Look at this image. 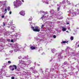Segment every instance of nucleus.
I'll list each match as a JSON object with an SVG mask.
<instances>
[{
	"instance_id": "1",
	"label": "nucleus",
	"mask_w": 79,
	"mask_h": 79,
	"mask_svg": "<svg viewBox=\"0 0 79 79\" xmlns=\"http://www.w3.org/2000/svg\"><path fill=\"white\" fill-rule=\"evenodd\" d=\"M16 1H14V6L15 8H18V7H19V6H21V5L23 4L20 0H16Z\"/></svg>"
},
{
	"instance_id": "2",
	"label": "nucleus",
	"mask_w": 79,
	"mask_h": 79,
	"mask_svg": "<svg viewBox=\"0 0 79 79\" xmlns=\"http://www.w3.org/2000/svg\"><path fill=\"white\" fill-rule=\"evenodd\" d=\"M35 29H34L33 31L35 32H39L40 30L38 28V27L35 26Z\"/></svg>"
},
{
	"instance_id": "3",
	"label": "nucleus",
	"mask_w": 79,
	"mask_h": 79,
	"mask_svg": "<svg viewBox=\"0 0 79 79\" xmlns=\"http://www.w3.org/2000/svg\"><path fill=\"white\" fill-rule=\"evenodd\" d=\"M19 14H20V15H22V16H24L25 13L24 10H22L19 12Z\"/></svg>"
},
{
	"instance_id": "4",
	"label": "nucleus",
	"mask_w": 79,
	"mask_h": 79,
	"mask_svg": "<svg viewBox=\"0 0 79 79\" xmlns=\"http://www.w3.org/2000/svg\"><path fill=\"white\" fill-rule=\"evenodd\" d=\"M30 48H31V50H35V47L31 46L30 47Z\"/></svg>"
},
{
	"instance_id": "5",
	"label": "nucleus",
	"mask_w": 79,
	"mask_h": 79,
	"mask_svg": "<svg viewBox=\"0 0 79 79\" xmlns=\"http://www.w3.org/2000/svg\"><path fill=\"white\" fill-rule=\"evenodd\" d=\"M62 31H66V28L64 27H62Z\"/></svg>"
},
{
	"instance_id": "6",
	"label": "nucleus",
	"mask_w": 79,
	"mask_h": 79,
	"mask_svg": "<svg viewBox=\"0 0 79 79\" xmlns=\"http://www.w3.org/2000/svg\"><path fill=\"white\" fill-rule=\"evenodd\" d=\"M13 67H14V69H17V66L15 65H13Z\"/></svg>"
},
{
	"instance_id": "7",
	"label": "nucleus",
	"mask_w": 79,
	"mask_h": 79,
	"mask_svg": "<svg viewBox=\"0 0 79 79\" xmlns=\"http://www.w3.org/2000/svg\"><path fill=\"white\" fill-rule=\"evenodd\" d=\"M68 41H64L61 42V44H65V43H68Z\"/></svg>"
},
{
	"instance_id": "8",
	"label": "nucleus",
	"mask_w": 79,
	"mask_h": 79,
	"mask_svg": "<svg viewBox=\"0 0 79 79\" xmlns=\"http://www.w3.org/2000/svg\"><path fill=\"white\" fill-rule=\"evenodd\" d=\"M43 13H44V15H47V14H48V12H45L43 11Z\"/></svg>"
},
{
	"instance_id": "9",
	"label": "nucleus",
	"mask_w": 79,
	"mask_h": 79,
	"mask_svg": "<svg viewBox=\"0 0 79 79\" xmlns=\"http://www.w3.org/2000/svg\"><path fill=\"white\" fill-rule=\"evenodd\" d=\"M7 10L8 11H10L11 10H10V7L8 6L7 7Z\"/></svg>"
},
{
	"instance_id": "10",
	"label": "nucleus",
	"mask_w": 79,
	"mask_h": 79,
	"mask_svg": "<svg viewBox=\"0 0 79 79\" xmlns=\"http://www.w3.org/2000/svg\"><path fill=\"white\" fill-rule=\"evenodd\" d=\"M70 39L72 40H73L74 39V37H73V36H71L70 37Z\"/></svg>"
},
{
	"instance_id": "11",
	"label": "nucleus",
	"mask_w": 79,
	"mask_h": 79,
	"mask_svg": "<svg viewBox=\"0 0 79 79\" xmlns=\"http://www.w3.org/2000/svg\"><path fill=\"white\" fill-rule=\"evenodd\" d=\"M64 64L65 65H66V64H68V62L67 61H65L64 62Z\"/></svg>"
},
{
	"instance_id": "12",
	"label": "nucleus",
	"mask_w": 79,
	"mask_h": 79,
	"mask_svg": "<svg viewBox=\"0 0 79 79\" xmlns=\"http://www.w3.org/2000/svg\"><path fill=\"white\" fill-rule=\"evenodd\" d=\"M31 28L32 29H33V31H34V29H34V27H31Z\"/></svg>"
},
{
	"instance_id": "13",
	"label": "nucleus",
	"mask_w": 79,
	"mask_h": 79,
	"mask_svg": "<svg viewBox=\"0 0 79 79\" xmlns=\"http://www.w3.org/2000/svg\"><path fill=\"white\" fill-rule=\"evenodd\" d=\"M44 15H43L41 18V19H44Z\"/></svg>"
},
{
	"instance_id": "14",
	"label": "nucleus",
	"mask_w": 79,
	"mask_h": 79,
	"mask_svg": "<svg viewBox=\"0 0 79 79\" xmlns=\"http://www.w3.org/2000/svg\"><path fill=\"white\" fill-rule=\"evenodd\" d=\"M57 11H60V7H57Z\"/></svg>"
},
{
	"instance_id": "15",
	"label": "nucleus",
	"mask_w": 79,
	"mask_h": 79,
	"mask_svg": "<svg viewBox=\"0 0 79 79\" xmlns=\"http://www.w3.org/2000/svg\"><path fill=\"white\" fill-rule=\"evenodd\" d=\"M7 42H10V39H7Z\"/></svg>"
},
{
	"instance_id": "16",
	"label": "nucleus",
	"mask_w": 79,
	"mask_h": 79,
	"mask_svg": "<svg viewBox=\"0 0 79 79\" xmlns=\"http://www.w3.org/2000/svg\"><path fill=\"white\" fill-rule=\"evenodd\" d=\"M8 63H9V64H11V61H9L8 62Z\"/></svg>"
},
{
	"instance_id": "17",
	"label": "nucleus",
	"mask_w": 79,
	"mask_h": 79,
	"mask_svg": "<svg viewBox=\"0 0 79 79\" xmlns=\"http://www.w3.org/2000/svg\"><path fill=\"white\" fill-rule=\"evenodd\" d=\"M55 48H53L52 49V51H55Z\"/></svg>"
},
{
	"instance_id": "18",
	"label": "nucleus",
	"mask_w": 79,
	"mask_h": 79,
	"mask_svg": "<svg viewBox=\"0 0 79 79\" xmlns=\"http://www.w3.org/2000/svg\"><path fill=\"white\" fill-rule=\"evenodd\" d=\"M3 26H5V24H6L5 23H4V22H3Z\"/></svg>"
},
{
	"instance_id": "19",
	"label": "nucleus",
	"mask_w": 79,
	"mask_h": 79,
	"mask_svg": "<svg viewBox=\"0 0 79 79\" xmlns=\"http://www.w3.org/2000/svg\"><path fill=\"white\" fill-rule=\"evenodd\" d=\"M53 37L54 38V39H55V38H56V35H54L53 36Z\"/></svg>"
},
{
	"instance_id": "20",
	"label": "nucleus",
	"mask_w": 79,
	"mask_h": 79,
	"mask_svg": "<svg viewBox=\"0 0 79 79\" xmlns=\"http://www.w3.org/2000/svg\"><path fill=\"white\" fill-rule=\"evenodd\" d=\"M7 11V9L6 8V9H5L4 11Z\"/></svg>"
},
{
	"instance_id": "21",
	"label": "nucleus",
	"mask_w": 79,
	"mask_h": 79,
	"mask_svg": "<svg viewBox=\"0 0 79 79\" xmlns=\"http://www.w3.org/2000/svg\"><path fill=\"white\" fill-rule=\"evenodd\" d=\"M2 18H4V17H5V16H4V15H3L2 16Z\"/></svg>"
},
{
	"instance_id": "22",
	"label": "nucleus",
	"mask_w": 79,
	"mask_h": 79,
	"mask_svg": "<svg viewBox=\"0 0 79 79\" xmlns=\"http://www.w3.org/2000/svg\"><path fill=\"white\" fill-rule=\"evenodd\" d=\"M44 26V25H42V26H41V28H43Z\"/></svg>"
},
{
	"instance_id": "23",
	"label": "nucleus",
	"mask_w": 79,
	"mask_h": 79,
	"mask_svg": "<svg viewBox=\"0 0 79 79\" xmlns=\"http://www.w3.org/2000/svg\"><path fill=\"white\" fill-rule=\"evenodd\" d=\"M11 79H15V77H11Z\"/></svg>"
},
{
	"instance_id": "24",
	"label": "nucleus",
	"mask_w": 79,
	"mask_h": 79,
	"mask_svg": "<svg viewBox=\"0 0 79 79\" xmlns=\"http://www.w3.org/2000/svg\"><path fill=\"white\" fill-rule=\"evenodd\" d=\"M11 42H13V40H11Z\"/></svg>"
},
{
	"instance_id": "25",
	"label": "nucleus",
	"mask_w": 79,
	"mask_h": 79,
	"mask_svg": "<svg viewBox=\"0 0 79 79\" xmlns=\"http://www.w3.org/2000/svg\"><path fill=\"white\" fill-rule=\"evenodd\" d=\"M9 13H10V15H11L12 13V12L11 11H10V12H9Z\"/></svg>"
},
{
	"instance_id": "26",
	"label": "nucleus",
	"mask_w": 79,
	"mask_h": 79,
	"mask_svg": "<svg viewBox=\"0 0 79 79\" xmlns=\"http://www.w3.org/2000/svg\"><path fill=\"white\" fill-rule=\"evenodd\" d=\"M15 69L14 68H13L11 70L12 71H14Z\"/></svg>"
},
{
	"instance_id": "27",
	"label": "nucleus",
	"mask_w": 79,
	"mask_h": 79,
	"mask_svg": "<svg viewBox=\"0 0 79 79\" xmlns=\"http://www.w3.org/2000/svg\"><path fill=\"white\" fill-rule=\"evenodd\" d=\"M67 24H69V23H66Z\"/></svg>"
},
{
	"instance_id": "28",
	"label": "nucleus",
	"mask_w": 79,
	"mask_h": 79,
	"mask_svg": "<svg viewBox=\"0 0 79 79\" xmlns=\"http://www.w3.org/2000/svg\"><path fill=\"white\" fill-rule=\"evenodd\" d=\"M3 5H5H5H6V4H5V3L4 4H3Z\"/></svg>"
},
{
	"instance_id": "29",
	"label": "nucleus",
	"mask_w": 79,
	"mask_h": 79,
	"mask_svg": "<svg viewBox=\"0 0 79 79\" xmlns=\"http://www.w3.org/2000/svg\"><path fill=\"white\" fill-rule=\"evenodd\" d=\"M11 67H12V66H9V68H11Z\"/></svg>"
},
{
	"instance_id": "30",
	"label": "nucleus",
	"mask_w": 79,
	"mask_h": 79,
	"mask_svg": "<svg viewBox=\"0 0 79 79\" xmlns=\"http://www.w3.org/2000/svg\"><path fill=\"white\" fill-rule=\"evenodd\" d=\"M22 1L23 2H24V0H22Z\"/></svg>"
},
{
	"instance_id": "31",
	"label": "nucleus",
	"mask_w": 79,
	"mask_h": 79,
	"mask_svg": "<svg viewBox=\"0 0 79 79\" xmlns=\"http://www.w3.org/2000/svg\"><path fill=\"white\" fill-rule=\"evenodd\" d=\"M66 32H68V31H66Z\"/></svg>"
},
{
	"instance_id": "32",
	"label": "nucleus",
	"mask_w": 79,
	"mask_h": 79,
	"mask_svg": "<svg viewBox=\"0 0 79 79\" xmlns=\"http://www.w3.org/2000/svg\"><path fill=\"white\" fill-rule=\"evenodd\" d=\"M78 47H79V44H78L77 46Z\"/></svg>"
},
{
	"instance_id": "33",
	"label": "nucleus",
	"mask_w": 79,
	"mask_h": 79,
	"mask_svg": "<svg viewBox=\"0 0 79 79\" xmlns=\"http://www.w3.org/2000/svg\"><path fill=\"white\" fill-rule=\"evenodd\" d=\"M75 15H76V14H75Z\"/></svg>"
},
{
	"instance_id": "34",
	"label": "nucleus",
	"mask_w": 79,
	"mask_h": 79,
	"mask_svg": "<svg viewBox=\"0 0 79 79\" xmlns=\"http://www.w3.org/2000/svg\"><path fill=\"white\" fill-rule=\"evenodd\" d=\"M50 12H51V11H50Z\"/></svg>"
}]
</instances>
